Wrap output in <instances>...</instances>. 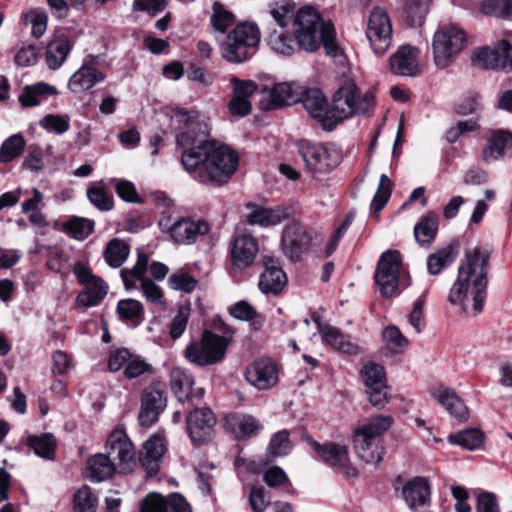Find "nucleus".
<instances>
[{
	"label": "nucleus",
	"instance_id": "37998d69",
	"mask_svg": "<svg viewBox=\"0 0 512 512\" xmlns=\"http://www.w3.org/2000/svg\"><path fill=\"white\" fill-rule=\"evenodd\" d=\"M117 314L125 322L130 323L132 326H138L143 318V305L140 301L135 299H122L117 304Z\"/></svg>",
	"mask_w": 512,
	"mask_h": 512
},
{
	"label": "nucleus",
	"instance_id": "13d9d810",
	"mask_svg": "<svg viewBox=\"0 0 512 512\" xmlns=\"http://www.w3.org/2000/svg\"><path fill=\"white\" fill-rule=\"evenodd\" d=\"M143 296L146 301L154 306H158L164 308L166 305V299L164 296V292L160 286L154 283L153 280L149 278L142 279V284L140 285Z\"/></svg>",
	"mask_w": 512,
	"mask_h": 512
},
{
	"label": "nucleus",
	"instance_id": "4468645a",
	"mask_svg": "<svg viewBox=\"0 0 512 512\" xmlns=\"http://www.w3.org/2000/svg\"><path fill=\"white\" fill-rule=\"evenodd\" d=\"M299 151L306 167L313 173H324L336 167L341 159L338 150L322 144L301 141Z\"/></svg>",
	"mask_w": 512,
	"mask_h": 512
},
{
	"label": "nucleus",
	"instance_id": "b1692460",
	"mask_svg": "<svg viewBox=\"0 0 512 512\" xmlns=\"http://www.w3.org/2000/svg\"><path fill=\"white\" fill-rule=\"evenodd\" d=\"M209 229L210 227L205 221L181 218L170 225L168 233L176 244L191 245L196 242L199 236L206 235Z\"/></svg>",
	"mask_w": 512,
	"mask_h": 512
},
{
	"label": "nucleus",
	"instance_id": "f704fd0d",
	"mask_svg": "<svg viewBox=\"0 0 512 512\" xmlns=\"http://www.w3.org/2000/svg\"><path fill=\"white\" fill-rule=\"evenodd\" d=\"M56 94V87L45 82H38L23 88L22 93L19 95V102L24 107H34Z\"/></svg>",
	"mask_w": 512,
	"mask_h": 512
},
{
	"label": "nucleus",
	"instance_id": "ddd939ff",
	"mask_svg": "<svg viewBox=\"0 0 512 512\" xmlns=\"http://www.w3.org/2000/svg\"><path fill=\"white\" fill-rule=\"evenodd\" d=\"M369 402L376 408H383L389 401L388 386L382 365L369 361L360 371Z\"/></svg>",
	"mask_w": 512,
	"mask_h": 512
},
{
	"label": "nucleus",
	"instance_id": "aec40b11",
	"mask_svg": "<svg viewBox=\"0 0 512 512\" xmlns=\"http://www.w3.org/2000/svg\"><path fill=\"white\" fill-rule=\"evenodd\" d=\"M303 92V87L297 82L277 83L263 90V109H277L297 103Z\"/></svg>",
	"mask_w": 512,
	"mask_h": 512
},
{
	"label": "nucleus",
	"instance_id": "5701e85b",
	"mask_svg": "<svg viewBox=\"0 0 512 512\" xmlns=\"http://www.w3.org/2000/svg\"><path fill=\"white\" fill-rule=\"evenodd\" d=\"M420 51L418 48L405 44L389 57V67L393 74L414 77L420 74Z\"/></svg>",
	"mask_w": 512,
	"mask_h": 512
},
{
	"label": "nucleus",
	"instance_id": "39448f33",
	"mask_svg": "<svg viewBox=\"0 0 512 512\" xmlns=\"http://www.w3.org/2000/svg\"><path fill=\"white\" fill-rule=\"evenodd\" d=\"M374 105V94L371 91L360 94L358 87L354 83L349 82L342 85L334 94L331 105L334 128L340 121L349 116L369 113Z\"/></svg>",
	"mask_w": 512,
	"mask_h": 512
},
{
	"label": "nucleus",
	"instance_id": "338daca9",
	"mask_svg": "<svg viewBox=\"0 0 512 512\" xmlns=\"http://www.w3.org/2000/svg\"><path fill=\"white\" fill-rule=\"evenodd\" d=\"M230 82L233 94L239 96L240 99L251 100V97L257 91V84L252 80H240L232 77Z\"/></svg>",
	"mask_w": 512,
	"mask_h": 512
},
{
	"label": "nucleus",
	"instance_id": "c85d7f7f",
	"mask_svg": "<svg viewBox=\"0 0 512 512\" xmlns=\"http://www.w3.org/2000/svg\"><path fill=\"white\" fill-rule=\"evenodd\" d=\"M264 271L260 276L259 288L263 293H279L287 284V277L279 260L271 255L263 257Z\"/></svg>",
	"mask_w": 512,
	"mask_h": 512
},
{
	"label": "nucleus",
	"instance_id": "dca6fc26",
	"mask_svg": "<svg viewBox=\"0 0 512 512\" xmlns=\"http://www.w3.org/2000/svg\"><path fill=\"white\" fill-rule=\"evenodd\" d=\"M101 58L87 55L80 68L72 74L68 82L69 90L74 94L85 92L106 78V74L98 69Z\"/></svg>",
	"mask_w": 512,
	"mask_h": 512
},
{
	"label": "nucleus",
	"instance_id": "4be33fe9",
	"mask_svg": "<svg viewBox=\"0 0 512 512\" xmlns=\"http://www.w3.org/2000/svg\"><path fill=\"white\" fill-rule=\"evenodd\" d=\"M299 101L302 102L304 108L311 117L319 121L323 128L332 130L334 128V120H332V107L328 105L325 95L318 89L303 88V92Z\"/></svg>",
	"mask_w": 512,
	"mask_h": 512
},
{
	"label": "nucleus",
	"instance_id": "c756f323",
	"mask_svg": "<svg viewBox=\"0 0 512 512\" xmlns=\"http://www.w3.org/2000/svg\"><path fill=\"white\" fill-rule=\"evenodd\" d=\"M258 252L255 239L249 235L235 237L231 248L232 266L235 270H244L253 262Z\"/></svg>",
	"mask_w": 512,
	"mask_h": 512
},
{
	"label": "nucleus",
	"instance_id": "a19ab883",
	"mask_svg": "<svg viewBox=\"0 0 512 512\" xmlns=\"http://www.w3.org/2000/svg\"><path fill=\"white\" fill-rule=\"evenodd\" d=\"M130 247L123 240L113 238L107 243L103 256L105 262L112 268L121 267L127 260Z\"/></svg>",
	"mask_w": 512,
	"mask_h": 512
},
{
	"label": "nucleus",
	"instance_id": "6e6d98bb",
	"mask_svg": "<svg viewBox=\"0 0 512 512\" xmlns=\"http://www.w3.org/2000/svg\"><path fill=\"white\" fill-rule=\"evenodd\" d=\"M481 12L504 19H512V0H485L481 3Z\"/></svg>",
	"mask_w": 512,
	"mask_h": 512
},
{
	"label": "nucleus",
	"instance_id": "3c124183",
	"mask_svg": "<svg viewBox=\"0 0 512 512\" xmlns=\"http://www.w3.org/2000/svg\"><path fill=\"white\" fill-rule=\"evenodd\" d=\"M431 0H408L404 18L411 26H421L428 14Z\"/></svg>",
	"mask_w": 512,
	"mask_h": 512
},
{
	"label": "nucleus",
	"instance_id": "09e8293b",
	"mask_svg": "<svg viewBox=\"0 0 512 512\" xmlns=\"http://www.w3.org/2000/svg\"><path fill=\"white\" fill-rule=\"evenodd\" d=\"M268 45L278 54L291 56L298 47L295 37H291L284 31H273L268 37Z\"/></svg>",
	"mask_w": 512,
	"mask_h": 512
},
{
	"label": "nucleus",
	"instance_id": "f8f14e48",
	"mask_svg": "<svg viewBox=\"0 0 512 512\" xmlns=\"http://www.w3.org/2000/svg\"><path fill=\"white\" fill-rule=\"evenodd\" d=\"M312 446L318 457L335 472L348 480L358 477V471L350 461L347 446L333 442L319 444L315 441L312 442Z\"/></svg>",
	"mask_w": 512,
	"mask_h": 512
},
{
	"label": "nucleus",
	"instance_id": "a211bd4d",
	"mask_svg": "<svg viewBox=\"0 0 512 512\" xmlns=\"http://www.w3.org/2000/svg\"><path fill=\"white\" fill-rule=\"evenodd\" d=\"M166 401L164 385L153 383L146 387L141 396V410L139 413L141 426L150 427L153 425L165 409Z\"/></svg>",
	"mask_w": 512,
	"mask_h": 512
},
{
	"label": "nucleus",
	"instance_id": "0eeeda50",
	"mask_svg": "<svg viewBox=\"0 0 512 512\" xmlns=\"http://www.w3.org/2000/svg\"><path fill=\"white\" fill-rule=\"evenodd\" d=\"M467 43L466 33L456 26L440 27L432 39L433 61L437 68L450 66Z\"/></svg>",
	"mask_w": 512,
	"mask_h": 512
},
{
	"label": "nucleus",
	"instance_id": "774afa93",
	"mask_svg": "<svg viewBox=\"0 0 512 512\" xmlns=\"http://www.w3.org/2000/svg\"><path fill=\"white\" fill-rule=\"evenodd\" d=\"M89 201L101 210H110L113 206L112 197L100 187H92L87 191Z\"/></svg>",
	"mask_w": 512,
	"mask_h": 512
},
{
	"label": "nucleus",
	"instance_id": "f257e3e1",
	"mask_svg": "<svg viewBox=\"0 0 512 512\" xmlns=\"http://www.w3.org/2000/svg\"><path fill=\"white\" fill-rule=\"evenodd\" d=\"M171 121L176 129L180 161L190 176L205 185L221 186L235 173L239 158L229 147L207 139L203 125L183 109H175Z\"/></svg>",
	"mask_w": 512,
	"mask_h": 512
},
{
	"label": "nucleus",
	"instance_id": "412c9836",
	"mask_svg": "<svg viewBox=\"0 0 512 512\" xmlns=\"http://www.w3.org/2000/svg\"><path fill=\"white\" fill-rule=\"evenodd\" d=\"M311 237L304 226L293 223L284 228L281 238V249L291 261L300 260L310 246Z\"/></svg>",
	"mask_w": 512,
	"mask_h": 512
},
{
	"label": "nucleus",
	"instance_id": "864d4df0",
	"mask_svg": "<svg viewBox=\"0 0 512 512\" xmlns=\"http://www.w3.org/2000/svg\"><path fill=\"white\" fill-rule=\"evenodd\" d=\"M25 147V140L21 134L8 137L0 147V162L8 163L19 157Z\"/></svg>",
	"mask_w": 512,
	"mask_h": 512
},
{
	"label": "nucleus",
	"instance_id": "f3484780",
	"mask_svg": "<svg viewBox=\"0 0 512 512\" xmlns=\"http://www.w3.org/2000/svg\"><path fill=\"white\" fill-rule=\"evenodd\" d=\"M473 64L483 69L512 71V45L500 41L494 48H480L472 59Z\"/></svg>",
	"mask_w": 512,
	"mask_h": 512
},
{
	"label": "nucleus",
	"instance_id": "1a4fd4ad",
	"mask_svg": "<svg viewBox=\"0 0 512 512\" xmlns=\"http://www.w3.org/2000/svg\"><path fill=\"white\" fill-rule=\"evenodd\" d=\"M225 337L204 331L200 340L191 343L185 350V356L191 363L199 366L214 365L225 356L227 350Z\"/></svg>",
	"mask_w": 512,
	"mask_h": 512
},
{
	"label": "nucleus",
	"instance_id": "473e14b6",
	"mask_svg": "<svg viewBox=\"0 0 512 512\" xmlns=\"http://www.w3.org/2000/svg\"><path fill=\"white\" fill-rule=\"evenodd\" d=\"M512 147V134L505 131H498L487 140L482 150V159L485 162L499 160L505 152Z\"/></svg>",
	"mask_w": 512,
	"mask_h": 512
},
{
	"label": "nucleus",
	"instance_id": "7c9ffc66",
	"mask_svg": "<svg viewBox=\"0 0 512 512\" xmlns=\"http://www.w3.org/2000/svg\"><path fill=\"white\" fill-rule=\"evenodd\" d=\"M353 447L358 459L367 465L377 467L383 459L384 450L380 441L369 439L363 433H354Z\"/></svg>",
	"mask_w": 512,
	"mask_h": 512
},
{
	"label": "nucleus",
	"instance_id": "58836bf2",
	"mask_svg": "<svg viewBox=\"0 0 512 512\" xmlns=\"http://www.w3.org/2000/svg\"><path fill=\"white\" fill-rule=\"evenodd\" d=\"M320 333L325 343L338 351L349 355H355L358 352V346L352 343L348 336L342 334L337 328L330 325H324Z\"/></svg>",
	"mask_w": 512,
	"mask_h": 512
},
{
	"label": "nucleus",
	"instance_id": "0e129e2a",
	"mask_svg": "<svg viewBox=\"0 0 512 512\" xmlns=\"http://www.w3.org/2000/svg\"><path fill=\"white\" fill-rule=\"evenodd\" d=\"M197 283L198 281L194 277L182 271L173 273L168 278V285L171 289L185 293H191Z\"/></svg>",
	"mask_w": 512,
	"mask_h": 512
},
{
	"label": "nucleus",
	"instance_id": "c9c22d12",
	"mask_svg": "<svg viewBox=\"0 0 512 512\" xmlns=\"http://www.w3.org/2000/svg\"><path fill=\"white\" fill-rule=\"evenodd\" d=\"M73 44L64 35L55 36L46 49V63L50 69H58L66 60Z\"/></svg>",
	"mask_w": 512,
	"mask_h": 512
},
{
	"label": "nucleus",
	"instance_id": "393cba45",
	"mask_svg": "<svg viewBox=\"0 0 512 512\" xmlns=\"http://www.w3.org/2000/svg\"><path fill=\"white\" fill-rule=\"evenodd\" d=\"M186 424L191 440L204 442L211 438L216 418L209 408H198L189 413Z\"/></svg>",
	"mask_w": 512,
	"mask_h": 512
},
{
	"label": "nucleus",
	"instance_id": "680f3d73",
	"mask_svg": "<svg viewBox=\"0 0 512 512\" xmlns=\"http://www.w3.org/2000/svg\"><path fill=\"white\" fill-rule=\"evenodd\" d=\"M383 340L387 348L392 352H401L408 345L407 339L402 335L397 327H387L382 333Z\"/></svg>",
	"mask_w": 512,
	"mask_h": 512
},
{
	"label": "nucleus",
	"instance_id": "4c0bfd02",
	"mask_svg": "<svg viewBox=\"0 0 512 512\" xmlns=\"http://www.w3.org/2000/svg\"><path fill=\"white\" fill-rule=\"evenodd\" d=\"M289 216L286 208L277 206L275 208L256 207L248 215L250 224H258L263 227L277 225Z\"/></svg>",
	"mask_w": 512,
	"mask_h": 512
},
{
	"label": "nucleus",
	"instance_id": "bf43d9fd",
	"mask_svg": "<svg viewBox=\"0 0 512 512\" xmlns=\"http://www.w3.org/2000/svg\"><path fill=\"white\" fill-rule=\"evenodd\" d=\"M390 179L387 175L382 174L380 176V181L378 185V189L374 195V198L371 203V208L373 209V213L377 215L386 205L388 202L390 195H391V189H390Z\"/></svg>",
	"mask_w": 512,
	"mask_h": 512
},
{
	"label": "nucleus",
	"instance_id": "6ab92c4d",
	"mask_svg": "<svg viewBox=\"0 0 512 512\" xmlns=\"http://www.w3.org/2000/svg\"><path fill=\"white\" fill-rule=\"evenodd\" d=\"M244 378L254 388L268 390L279 380L278 367L270 358H259L246 367Z\"/></svg>",
	"mask_w": 512,
	"mask_h": 512
},
{
	"label": "nucleus",
	"instance_id": "423d86ee",
	"mask_svg": "<svg viewBox=\"0 0 512 512\" xmlns=\"http://www.w3.org/2000/svg\"><path fill=\"white\" fill-rule=\"evenodd\" d=\"M374 278L381 295L385 298L399 294L401 286L410 285L409 277L402 269L400 253L396 250H389L381 255Z\"/></svg>",
	"mask_w": 512,
	"mask_h": 512
},
{
	"label": "nucleus",
	"instance_id": "20e7f679",
	"mask_svg": "<svg viewBox=\"0 0 512 512\" xmlns=\"http://www.w3.org/2000/svg\"><path fill=\"white\" fill-rule=\"evenodd\" d=\"M260 42V30L254 23H241L231 29L220 42L222 57L231 63H242L255 52Z\"/></svg>",
	"mask_w": 512,
	"mask_h": 512
},
{
	"label": "nucleus",
	"instance_id": "2eb2a0df",
	"mask_svg": "<svg viewBox=\"0 0 512 512\" xmlns=\"http://www.w3.org/2000/svg\"><path fill=\"white\" fill-rule=\"evenodd\" d=\"M108 367L112 372L123 370L124 377L129 380L153 373V366L145 358L127 349L111 352Z\"/></svg>",
	"mask_w": 512,
	"mask_h": 512
},
{
	"label": "nucleus",
	"instance_id": "e2e57ef3",
	"mask_svg": "<svg viewBox=\"0 0 512 512\" xmlns=\"http://www.w3.org/2000/svg\"><path fill=\"white\" fill-rule=\"evenodd\" d=\"M97 498L92 490L83 486L74 496V505L76 512H94Z\"/></svg>",
	"mask_w": 512,
	"mask_h": 512
},
{
	"label": "nucleus",
	"instance_id": "052dcab7",
	"mask_svg": "<svg viewBox=\"0 0 512 512\" xmlns=\"http://www.w3.org/2000/svg\"><path fill=\"white\" fill-rule=\"evenodd\" d=\"M291 449L289 433L286 430L275 433L268 446L269 454L276 457L287 455Z\"/></svg>",
	"mask_w": 512,
	"mask_h": 512
},
{
	"label": "nucleus",
	"instance_id": "e433bc0d",
	"mask_svg": "<svg viewBox=\"0 0 512 512\" xmlns=\"http://www.w3.org/2000/svg\"><path fill=\"white\" fill-rule=\"evenodd\" d=\"M87 469L90 478L93 481L101 482L109 479L115 472H118V466L106 454H96L87 461Z\"/></svg>",
	"mask_w": 512,
	"mask_h": 512
},
{
	"label": "nucleus",
	"instance_id": "cd10ccee",
	"mask_svg": "<svg viewBox=\"0 0 512 512\" xmlns=\"http://www.w3.org/2000/svg\"><path fill=\"white\" fill-rule=\"evenodd\" d=\"M171 389L181 403L191 402L194 400H201L204 396V389L199 388L196 391L193 389L194 380L190 373L176 367L170 373Z\"/></svg>",
	"mask_w": 512,
	"mask_h": 512
},
{
	"label": "nucleus",
	"instance_id": "a878e982",
	"mask_svg": "<svg viewBox=\"0 0 512 512\" xmlns=\"http://www.w3.org/2000/svg\"><path fill=\"white\" fill-rule=\"evenodd\" d=\"M166 452V439L157 433L152 435L142 447L139 461L149 477L155 476L160 469L161 460Z\"/></svg>",
	"mask_w": 512,
	"mask_h": 512
},
{
	"label": "nucleus",
	"instance_id": "c03bdc74",
	"mask_svg": "<svg viewBox=\"0 0 512 512\" xmlns=\"http://www.w3.org/2000/svg\"><path fill=\"white\" fill-rule=\"evenodd\" d=\"M457 253L458 251L454 246L448 245L431 254L427 260V269L429 273L432 275L439 274L444 268L448 267L455 261Z\"/></svg>",
	"mask_w": 512,
	"mask_h": 512
},
{
	"label": "nucleus",
	"instance_id": "72a5a7b5",
	"mask_svg": "<svg viewBox=\"0 0 512 512\" xmlns=\"http://www.w3.org/2000/svg\"><path fill=\"white\" fill-rule=\"evenodd\" d=\"M437 401L445 407L451 416L459 421L468 419L469 412L464 402L451 389L441 387L433 393Z\"/></svg>",
	"mask_w": 512,
	"mask_h": 512
},
{
	"label": "nucleus",
	"instance_id": "9d476101",
	"mask_svg": "<svg viewBox=\"0 0 512 512\" xmlns=\"http://www.w3.org/2000/svg\"><path fill=\"white\" fill-rule=\"evenodd\" d=\"M73 273L84 290L76 298L79 306L93 307L98 305L106 297L108 285L105 281L92 273L91 269L81 261L73 266Z\"/></svg>",
	"mask_w": 512,
	"mask_h": 512
},
{
	"label": "nucleus",
	"instance_id": "f03ea898",
	"mask_svg": "<svg viewBox=\"0 0 512 512\" xmlns=\"http://www.w3.org/2000/svg\"><path fill=\"white\" fill-rule=\"evenodd\" d=\"M489 255L478 248L465 253L458 275L450 288L448 301L466 316H477L483 310L487 294Z\"/></svg>",
	"mask_w": 512,
	"mask_h": 512
},
{
	"label": "nucleus",
	"instance_id": "4d7b16f0",
	"mask_svg": "<svg viewBox=\"0 0 512 512\" xmlns=\"http://www.w3.org/2000/svg\"><path fill=\"white\" fill-rule=\"evenodd\" d=\"M39 125L48 132L61 135L70 129V117L62 114H48L40 120Z\"/></svg>",
	"mask_w": 512,
	"mask_h": 512
},
{
	"label": "nucleus",
	"instance_id": "6e6552de",
	"mask_svg": "<svg viewBox=\"0 0 512 512\" xmlns=\"http://www.w3.org/2000/svg\"><path fill=\"white\" fill-rule=\"evenodd\" d=\"M365 37L371 51L384 55L393 42V25L388 11L380 6L373 7L365 20Z\"/></svg>",
	"mask_w": 512,
	"mask_h": 512
},
{
	"label": "nucleus",
	"instance_id": "9b49d317",
	"mask_svg": "<svg viewBox=\"0 0 512 512\" xmlns=\"http://www.w3.org/2000/svg\"><path fill=\"white\" fill-rule=\"evenodd\" d=\"M107 456L118 466L119 473H129L136 465L135 447L126 432L121 428L114 429L106 441Z\"/></svg>",
	"mask_w": 512,
	"mask_h": 512
},
{
	"label": "nucleus",
	"instance_id": "7ed1b4c3",
	"mask_svg": "<svg viewBox=\"0 0 512 512\" xmlns=\"http://www.w3.org/2000/svg\"><path fill=\"white\" fill-rule=\"evenodd\" d=\"M294 37L298 48L315 52L321 45L329 55L338 50L336 31L331 21L322 19L319 11L310 5L300 7L293 18Z\"/></svg>",
	"mask_w": 512,
	"mask_h": 512
},
{
	"label": "nucleus",
	"instance_id": "49530a36",
	"mask_svg": "<svg viewBox=\"0 0 512 512\" xmlns=\"http://www.w3.org/2000/svg\"><path fill=\"white\" fill-rule=\"evenodd\" d=\"M235 433L240 439H247L257 435L262 429L260 422L252 415L239 414L233 417Z\"/></svg>",
	"mask_w": 512,
	"mask_h": 512
},
{
	"label": "nucleus",
	"instance_id": "ea45409f",
	"mask_svg": "<svg viewBox=\"0 0 512 512\" xmlns=\"http://www.w3.org/2000/svg\"><path fill=\"white\" fill-rule=\"evenodd\" d=\"M394 419L390 415H376L357 428L354 433H363L369 439L380 441V437L391 427Z\"/></svg>",
	"mask_w": 512,
	"mask_h": 512
},
{
	"label": "nucleus",
	"instance_id": "69168bd1",
	"mask_svg": "<svg viewBox=\"0 0 512 512\" xmlns=\"http://www.w3.org/2000/svg\"><path fill=\"white\" fill-rule=\"evenodd\" d=\"M26 21L31 23V32L35 38H40L44 35L47 29L48 15L42 9H33L29 11L26 16Z\"/></svg>",
	"mask_w": 512,
	"mask_h": 512
},
{
	"label": "nucleus",
	"instance_id": "5fc2aeb1",
	"mask_svg": "<svg viewBox=\"0 0 512 512\" xmlns=\"http://www.w3.org/2000/svg\"><path fill=\"white\" fill-rule=\"evenodd\" d=\"M64 228L74 239L82 241L94 231V221L88 218L72 217L65 222Z\"/></svg>",
	"mask_w": 512,
	"mask_h": 512
},
{
	"label": "nucleus",
	"instance_id": "de8ad7c7",
	"mask_svg": "<svg viewBox=\"0 0 512 512\" xmlns=\"http://www.w3.org/2000/svg\"><path fill=\"white\" fill-rule=\"evenodd\" d=\"M229 313L235 319L252 321L255 329H260L264 323V317L259 315L256 309L247 301H239L229 308Z\"/></svg>",
	"mask_w": 512,
	"mask_h": 512
},
{
	"label": "nucleus",
	"instance_id": "603ef678",
	"mask_svg": "<svg viewBox=\"0 0 512 512\" xmlns=\"http://www.w3.org/2000/svg\"><path fill=\"white\" fill-rule=\"evenodd\" d=\"M28 444L36 455L51 460L54 458L56 440L51 434H42L40 436H31L28 439Z\"/></svg>",
	"mask_w": 512,
	"mask_h": 512
},
{
	"label": "nucleus",
	"instance_id": "a18cd8bd",
	"mask_svg": "<svg viewBox=\"0 0 512 512\" xmlns=\"http://www.w3.org/2000/svg\"><path fill=\"white\" fill-rule=\"evenodd\" d=\"M437 230L438 222L436 217L428 213L414 227V236L420 245L427 246L434 239Z\"/></svg>",
	"mask_w": 512,
	"mask_h": 512
},
{
	"label": "nucleus",
	"instance_id": "8fccbe9b",
	"mask_svg": "<svg viewBox=\"0 0 512 512\" xmlns=\"http://www.w3.org/2000/svg\"><path fill=\"white\" fill-rule=\"evenodd\" d=\"M448 440L467 450H475L483 443L484 434L479 429L470 428L450 435Z\"/></svg>",
	"mask_w": 512,
	"mask_h": 512
},
{
	"label": "nucleus",
	"instance_id": "bb28decb",
	"mask_svg": "<svg viewBox=\"0 0 512 512\" xmlns=\"http://www.w3.org/2000/svg\"><path fill=\"white\" fill-rule=\"evenodd\" d=\"M140 512H192V510L186 500L178 494L164 498L152 492L141 501Z\"/></svg>",
	"mask_w": 512,
	"mask_h": 512
},
{
	"label": "nucleus",
	"instance_id": "2f4dec72",
	"mask_svg": "<svg viewBox=\"0 0 512 512\" xmlns=\"http://www.w3.org/2000/svg\"><path fill=\"white\" fill-rule=\"evenodd\" d=\"M402 494L408 507L417 511L430 500L429 483L424 477H415L403 486Z\"/></svg>",
	"mask_w": 512,
	"mask_h": 512
},
{
	"label": "nucleus",
	"instance_id": "79ce46f5",
	"mask_svg": "<svg viewBox=\"0 0 512 512\" xmlns=\"http://www.w3.org/2000/svg\"><path fill=\"white\" fill-rule=\"evenodd\" d=\"M236 21L235 15L222 3L215 1L212 5L210 24L213 32L224 34Z\"/></svg>",
	"mask_w": 512,
	"mask_h": 512
}]
</instances>
